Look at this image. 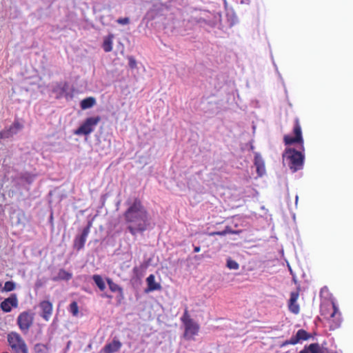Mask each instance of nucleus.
I'll return each instance as SVG.
<instances>
[{"mask_svg":"<svg viewBox=\"0 0 353 353\" xmlns=\"http://www.w3.org/2000/svg\"><path fill=\"white\" fill-rule=\"evenodd\" d=\"M128 230L132 235L145 231L148 225V213L141 201L135 198L123 214Z\"/></svg>","mask_w":353,"mask_h":353,"instance_id":"nucleus-1","label":"nucleus"},{"mask_svg":"<svg viewBox=\"0 0 353 353\" xmlns=\"http://www.w3.org/2000/svg\"><path fill=\"white\" fill-rule=\"evenodd\" d=\"M321 315L329 323L330 330H334L340 327L341 314L334 302L325 305L321 307Z\"/></svg>","mask_w":353,"mask_h":353,"instance_id":"nucleus-2","label":"nucleus"},{"mask_svg":"<svg viewBox=\"0 0 353 353\" xmlns=\"http://www.w3.org/2000/svg\"><path fill=\"white\" fill-rule=\"evenodd\" d=\"M283 158L286 161L292 172H296L303 167L305 157L301 151H297L291 148H286L283 154Z\"/></svg>","mask_w":353,"mask_h":353,"instance_id":"nucleus-3","label":"nucleus"},{"mask_svg":"<svg viewBox=\"0 0 353 353\" xmlns=\"http://www.w3.org/2000/svg\"><path fill=\"white\" fill-rule=\"evenodd\" d=\"M181 321L184 325V339L186 340H194V336L198 335L199 332L200 326L190 317L187 307L181 317Z\"/></svg>","mask_w":353,"mask_h":353,"instance_id":"nucleus-4","label":"nucleus"},{"mask_svg":"<svg viewBox=\"0 0 353 353\" xmlns=\"http://www.w3.org/2000/svg\"><path fill=\"white\" fill-rule=\"evenodd\" d=\"M7 339L12 353H28V346L19 333L11 332L8 334Z\"/></svg>","mask_w":353,"mask_h":353,"instance_id":"nucleus-5","label":"nucleus"},{"mask_svg":"<svg viewBox=\"0 0 353 353\" xmlns=\"http://www.w3.org/2000/svg\"><path fill=\"white\" fill-rule=\"evenodd\" d=\"M293 133L294 137H291L289 134H285L283 137V141L285 145H290L294 143H298L300 145V148L302 151H304L303 146V138L302 136L301 126L299 122V119L296 118L294 119V124L293 128Z\"/></svg>","mask_w":353,"mask_h":353,"instance_id":"nucleus-6","label":"nucleus"},{"mask_svg":"<svg viewBox=\"0 0 353 353\" xmlns=\"http://www.w3.org/2000/svg\"><path fill=\"white\" fill-rule=\"evenodd\" d=\"M101 121L99 116L91 117L85 119L83 123L74 130V134L76 135H85L87 136L92 133L95 127Z\"/></svg>","mask_w":353,"mask_h":353,"instance_id":"nucleus-7","label":"nucleus"},{"mask_svg":"<svg viewBox=\"0 0 353 353\" xmlns=\"http://www.w3.org/2000/svg\"><path fill=\"white\" fill-rule=\"evenodd\" d=\"M34 314L30 311L21 312L17 317V325L20 330L26 334L33 324Z\"/></svg>","mask_w":353,"mask_h":353,"instance_id":"nucleus-8","label":"nucleus"},{"mask_svg":"<svg viewBox=\"0 0 353 353\" xmlns=\"http://www.w3.org/2000/svg\"><path fill=\"white\" fill-rule=\"evenodd\" d=\"M300 289L297 288L295 291L290 292V299L288 301V307L289 311L294 314H298L300 312V306L297 303L299 298Z\"/></svg>","mask_w":353,"mask_h":353,"instance_id":"nucleus-9","label":"nucleus"},{"mask_svg":"<svg viewBox=\"0 0 353 353\" xmlns=\"http://www.w3.org/2000/svg\"><path fill=\"white\" fill-rule=\"evenodd\" d=\"M89 233L90 226L88 225L83 228L80 235H78L74 238L73 247L75 250L79 251L83 248Z\"/></svg>","mask_w":353,"mask_h":353,"instance_id":"nucleus-10","label":"nucleus"},{"mask_svg":"<svg viewBox=\"0 0 353 353\" xmlns=\"http://www.w3.org/2000/svg\"><path fill=\"white\" fill-rule=\"evenodd\" d=\"M17 306L18 299L15 294H11L0 304L1 309L5 312H9L11 311L12 307H17Z\"/></svg>","mask_w":353,"mask_h":353,"instance_id":"nucleus-11","label":"nucleus"},{"mask_svg":"<svg viewBox=\"0 0 353 353\" xmlns=\"http://www.w3.org/2000/svg\"><path fill=\"white\" fill-rule=\"evenodd\" d=\"M41 310V316L46 321H49L53 311V306L50 301H43L39 303Z\"/></svg>","mask_w":353,"mask_h":353,"instance_id":"nucleus-12","label":"nucleus"},{"mask_svg":"<svg viewBox=\"0 0 353 353\" xmlns=\"http://www.w3.org/2000/svg\"><path fill=\"white\" fill-rule=\"evenodd\" d=\"M121 346L122 343L120 341L114 338L110 343L105 344L100 353H115L121 349Z\"/></svg>","mask_w":353,"mask_h":353,"instance_id":"nucleus-13","label":"nucleus"},{"mask_svg":"<svg viewBox=\"0 0 353 353\" xmlns=\"http://www.w3.org/2000/svg\"><path fill=\"white\" fill-rule=\"evenodd\" d=\"M106 281L109 286L110 290L112 292H118L119 293L117 298L118 303H121V301L124 299V294H123V288L121 286H119L118 284L113 282V281L110 278H107Z\"/></svg>","mask_w":353,"mask_h":353,"instance_id":"nucleus-14","label":"nucleus"},{"mask_svg":"<svg viewBox=\"0 0 353 353\" xmlns=\"http://www.w3.org/2000/svg\"><path fill=\"white\" fill-rule=\"evenodd\" d=\"M254 165L256 168V172L259 176H262L265 173V166L263 159L259 153L254 155Z\"/></svg>","mask_w":353,"mask_h":353,"instance_id":"nucleus-15","label":"nucleus"},{"mask_svg":"<svg viewBox=\"0 0 353 353\" xmlns=\"http://www.w3.org/2000/svg\"><path fill=\"white\" fill-rule=\"evenodd\" d=\"M148 288L145 292H152L155 290H160L161 285L155 281V276L154 274H150L146 279Z\"/></svg>","mask_w":353,"mask_h":353,"instance_id":"nucleus-16","label":"nucleus"},{"mask_svg":"<svg viewBox=\"0 0 353 353\" xmlns=\"http://www.w3.org/2000/svg\"><path fill=\"white\" fill-rule=\"evenodd\" d=\"M299 353H324L320 344L317 343H311L305 345Z\"/></svg>","mask_w":353,"mask_h":353,"instance_id":"nucleus-17","label":"nucleus"},{"mask_svg":"<svg viewBox=\"0 0 353 353\" xmlns=\"http://www.w3.org/2000/svg\"><path fill=\"white\" fill-rule=\"evenodd\" d=\"M294 341L296 344L299 343L302 341H307L311 337V334H309L306 330L300 329L297 331L294 336H292Z\"/></svg>","mask_w":353,"mask_h":353,"instance_id":"nucleus-18","label":"nucleus"},{"mask_svg":"<svg viewBox=\"0 0 353 353\" xmlns=\"http://www.w3.org/2000/svg\"><path fill=\"white\" fill-rule=\"evenodd\" d=\"M114 36L112 34H109L105 37L102 43V48L105 52H110L112 50V40Z\"/></svg>","mask_w":353,"mask_h":353,"instance_id":"nucleus-19","label":"nucleus"},{"mask_svg":"<svg viewBox=\"0 0 353 353\" xmlns=\"http://www.w3.org/2000/svg\"><path fill=\"white\" fill-rule=\"evenodd\" d=\"M96 104V99L93 97H89L83 99L81 103L80 106L82 110H86L92 108Z\"/></svg>","mask_w":353,"mask_h":353,"instance_id":"nucleus-20","label":"nucleus"},{"mask_svg":"<svg viewBox=\"0 0 353 353\" xmlns=\"http://www.w3.org/2000/svg\"><path fill=\"white\" fill-rule=\"evenodd\" d=\"M72 274L64 269L59 270L58 272V275L57 278L54 279V281L57 280H64V281H69L72 279Z\"/></svg>","mask_w":353,"mask_h":353,"instance_id":"nucleus-21","label":"nucleus"},{"mask_svg":"<svg viewBox=\"0 0 353 353\" xmlns=\"http://www.w3.org/2000/svg\"><path fill=\"white\" fill-rule=\"evenodd\" d=\"M92 279L101 291H103L105 289V282L101 275L94 274L92 276Z\"/></svg>","mask_w":353,"mask_h":353,"instance_id":"nucleus-22","label":"nucleus"},{"mask_svg":"<svg viewBox=\"0 0 353 353\" xmlns=\"http://www.w3.org/2000/svg\"><path fill=\"white\" fill-rule=\"evenodd\" d=\"M69 311L74 316H77L79 314V306L76 301H72L69 305Z\"/></svg>","mask_w":353,"mask_h":353,"instance_id":"nucleus-23","label":"nucleus"},{"mask_svg":"<svg viewBox=\"0 0 353 353\" xmlns=\"http://www.w3.org/2000/svg\"><path fill=\"white\" fill-rule=\"evenodd\" d=\"M14 132L10 127L0 132V139H8L14 135Z\"/></svg>","mask_w":353,"mask_h":353,"instance_id":"nucleus-24","label":"nucleus"},{"mask_svg":"<svg viewBox=\"0 0 353 353\" xmlns=\"http://www.w3.org/2000/svg\"><path fill=\"white\" fill-rule=\"evenodd\" d=\"M34 350L35 353H47L48 347L44 344L37 343L34 345Z\"/></svg>","mask_w":353,"mask_h":353,"instance_id":"nucleus-25","label":"nucleus"},{"mask_svg":"<svg viewBox=\"0 0 353 353\" xmlns=\"http://www.w3.org/2000/svg\"><path fill=\"white\" fill-rule=\"evenodd\" d=\"M227 267L230 269V270H238L239 268V263L234 261V260H232V259L229 258L228 260H227V264H226Z\"/></svg>","mask_w":353,"mask_h":353,"instance_id":"nucleus-26","label":"nucleus"},{"mask_svg":"<svg viewBox=\"0 0 353 353\" xmlns=\"http://www.w3.org/2000/svg\"><path fill=\"white\" fill-rule=\"evenodd\" d=\"M14 134H17L20 130L23 128V125L21 124L18 121H14L12 125L10 126Z\"/></svg>","mask_w":353,"mask_h":353,"instance_id":"nucleus-27","label":"nucleus"},{"mask_svg":"<svg viewBox=\"0 0 353 353\" xmlns=\"http://www.w3.org/2000/svg\"><path fill=\"white\" fill-rule=\"evenodd\" d=\"M15 288V283L12 281H6L4 284L3 290L6 292H11Z\"/></svg>","mask_w":353,"mask_h":353,"instance_id":"nucleus-28","label":"nucleus"},{"mask_svg":"<svg viewBox=\"0 0 353 353\" xmlns=\"http://www.w3.org/2000/svg\"><path fill=\"white\" fill-rule=\"evenodd\" d=\"M128 64H129L130 68L132 69L136 68H137L136 59L132 56L128 57Z\"/></svg>","mask_w":353,"mask_h":353,"instance_id":"nucleus-29","label":"nucleus"},{"mask_svg":"<svg viewBox=\"0 0 353 353\" xmlns=\"http://www.w3.org/2000/svg\"><path fill=\"white\" fill-rule=\"evenodd\" d=\"M288 345H296L292 336L290 339L283 341L281 345V347H285Z\"/></svg>","mask_w":353,"mask_h":353,"instance_id":"nucleus-30","label":"nucleus"},{"mask_svg":"<svg viewBox=\"0 0 353 353\" xmlns=\"http://www.w3.org/2000/svg\"><path fill=\"white\" fill-rule=\"evenodd\" d=\"M228 234V231L227 230H223V231H221V232H210L209 234L210 236H215V235H219V236H224L225 234Z\"/></svg>","mask_w":353,"mask_h":353,"instance_id":"nucleus-31","label":"nucleus"},{"mask_svg":"<svg viewBox=\"0 0 353 353\" xmlns=\"http://www.w3.org/2000/svg\"><path fill=\"white\" fill-rule=\"evenodd\" d=\"M20 178L23 180H25L26 181H27L28 183H31L32 180V177L26 174L21 175Z\"/></svg>","mask_w":353,"mask_h":353,"instance_id":"nucleus-32","label":"nucleus"},{"mask_svg":"<svg viewBox=\"0 0 353 353\" xmlns=\"http://www.w3.org/2000/svg\"><path fill=\"white\" fill-rule=\"evenodd\" d=\"M225 230L228 231V234H236L237 233L235 231H233L230 227H226Z\"/></svg>","mask_w":353,"mask_h":353,"instance_id":"nucleus-33","label":"nucleus"},{"mask_svg":"<svg viewBox=\"0 0 353 353\" xmlns=\"http://www.w3.org/2000/svg\"><path fill=\"white\" fill-rule=\"evenodd\" d=\"M117 22H119V23L125 22V23H127V22H128V18L119 19L117 20Z\"/></svg>","mask_w":353,"mask_h":353,"instance_id":"nucleus-34","label":"nucleus"},{"mask_svg":"<svg viewBox=\"0 0 353 353\" xmlns=\"http://www.w3.org/2000/svg\"><path fill=\"white\" fill-rule=\"evenodd\" d=\"M201 250V248L199 246H195L194 248V252H199Z\"/></svg>","mask_w":353,"mask_h":353,"instance_id":"nucleus-35","label":"nucleus"},{"mask_svg":"<svg viewBox=\"0 0 353 353\" xmlns=\"http://www.w3.org/2000/svg\"><path fill=\"white\" fill-rule=\"evenodd\" d=\"M105 296L108 297V298H110V299L112 298V296H110V295H106Z\"/></svg>","mask_w":353,"mask_h":353,"instance_id":"nucleus-36","label":"nucleus"}]
</instances>
